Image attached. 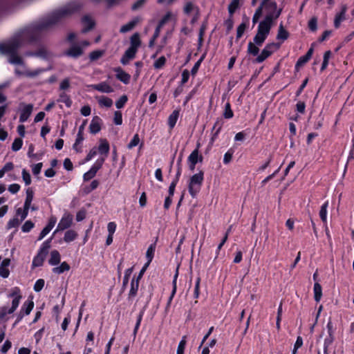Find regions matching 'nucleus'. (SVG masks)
<instances>
[{
  "label": "nucleus",
  "instance_id": "10",
  "mask_svg": "<svg viewBox=\"0 0 354 354\" xmlns=\"http://www.w3.org/2000/svg\"><path fill=\"white\" fill-rule=\"evenodd\" d=\"M27 56L38 57L42 59H48L51 57V53L45 47H41L35 52H29L26 53Z\"/></svg>",
  "mask_w": 354,
  "mask_h": 354
},
{
  "label": "nucleus",
  "instance_id": "32",
  "mask_svg": "<svg viewBox=\"0 0 354 354\" xmlns=\"http://www.w3.org/2000/svg\"><path fill=\"white\" fill-rule=\"evenodd\" d=\"M78 234L74 230H67L64 236V241L66 243H70L75 241Z\"/></svg>",
  "mask_w": 354,
  "mask_h": 354
},
{
  "label": "nucleus",
  "instance_id": "28",
  "mask_svg": "<svg viewBox=\"0 0 354 354\" xmlns=\"http://www.w3.org/2000/svg\"><path fill=\"white\" fill-rule=\"evenodd\" d=\"M313 292L315 301L316 302H319L322 297V287L319 282H315Z\"/></svg>",
  "mask_w": 354,
  "mask_h": 354
},
{
  "label": "nucleus",
  "instance_id": "2",
  "mask_svg": "<svg viewBox=\"0 0 354 354\" xmlns=\"http://www.w3.org/2000/svg\"><path fill=\"white\" fill-rule=\"evenodd\" d=\"M281 13V9H279L275 15L270 13L266 16L265 19L259 24L257 32L253 39V43L257 46H261L263 44L270 33L273 21L277 19Z\"/></svg>",
  "mask_w": 354,
  "mask_h": 354
},
{
  "label": "nucleus",
  "instance_id": "57",
  "mask_svg": "<svg viewBox=\"0 0 354 354\" xmlns=\"http://www.w3.org/2000/svg\"><path fill=\"white\" fill-rule=\"evenodd\" d=\"M23 141L21 138L15 139L12 145V149L14 151H19L22 147Z\"/></svg>",
  "mask_w": 354,
  "mask_h": 354
},
{
  "label": "nucleus",
  "instance_id": "34",
  "mask_svg": "<svg viewBox=\"0 0 354 354\" xmlns=\"http://www.w3.org/2000/svg\"><path fill=\"white\" fill-rule=\"evenodd\" d=\"M179 117V111L174 110L168 118V124L170 129H173Z\"/></svg>",
  "mask_w": 354,
  "mask_h": 354
},
{
  "label": "nucleus",
  "instance_id": "38",
  "mask_svg": "<svg viewBox=\"0 0 354 354\" xmlns=\"http://www.w3.org/2000/svg\"><path fill=\"white\" fill-rule=\"evenodd\" d=\"M288 36H289L288 32L284 29L283 24H281L279 27L277 39H281V40L284 41L288 38Z\"/></svg>",
  "mask_w": 354,
  "mask_h": 354
},
{
  "label": "nucleus",
  "instance_id": "40",
  "mask_svg": "<svg viewBox=\"0 0 354 354\" xmlns=\"http://www.w3.org/2000/svg\"><path fill=\"white\" fill-rule=\"evenodd\" d=\"M86 124V120L84 121L82 124L80 125V127H79V131H78V133L77 135V138H76L74 147L83 141V140H84L83 133H84V127H85Z\"/></svg>",
  "mask_w": 354,
  "mask_h": 354
},
{
  "label": "nucleus",
  "instance_id": "18",
  "mask_svg": "<svg viewBox=\"0 0 354 354\" xmlns=\"http://www.w3.org/2000/svg\"><path fill=\"white\" fill-rule=\"evenodd\" d=\"M149 301H147L146 304L140 310V312H139V313H138V315L137 316L136 323V325H135V327H134V329H133V335L134 337H136V335L138 333V331L139 328L140 326L141 322L142 320V317H143L144 314L145 313V310H146V309L147 308Z\"/></svg>",
  "mask_w": 354,
  "mask_h": 354
},
{
  "label": "nucleus",
  "instance_id": "48",
  "mask_svg": "<svg viewBox=\"0 0 354 354\" xmlns=\"http://www.w3.org/2000/svg\"><path fill=\"white\" fill-rule=\"evenodd\" d=\"M14 168L12 162H7L2 169H0V177H3L7 172L12 171Z\"/></svg>",
  "mask_w": 354,
  "mask_h": 354
},
{
  "label": "nucleus",
  "instance_id": "14",
  "mask_svg": "<svg viewBox=\"0 0 354 354\" xmlns=\"http://www.w3.org/2000/svg\"><path fill=\"white\" fill-rule=\"evenodd\" d=\"M104 162V158L97 159L90 170L84 174V177H93L95 176L97 171L101 168Z\"/></svg>",
  "mask_w": 354,
  "mask_h": 354
},
{
  "label": "nucleus",
  "instance_id": "19",
  "mask_svg": "<svg viewBox=\"0 0 354 354\" xmlns=\"http://www.w3.org/2000/svg\"><path fill=\"white\" fill-rule=\"evenodd\" d=\"M64 54L66 56L77 58L83 54V50L82 47L77 45H73L68 50H67Z\"/></svg>",
  "mask_w": 354,
  "mask_h": 354
},
{
  "label": "nucleus",
  "instance_id": "39",
  "mask_svg": "<svg viewBox=\"0 0 354 354\" xmlns=\"http://www.w3.org/2000/svg\"><path fill=\"white\" fill-rule=\"evenodd\" d=\"M57 101L64 103L67 107H71L72 104V100H71L70 97L64 92H62L59 94Z\"/></svg>",
  "mask_w": 354,
  "mask_h": 354
},
{
  "label": "nucleus",
  "instance_id": "21",
  "mask_svg": "<svg viewBox=\"0 0 354 354\" xmlns=\"http://www.w3.org/2000/svg\"><path fill=\"white\" fill-rule=\"evenodd\" d=\"M91 87L96 91L105 93H109L113 91V88L106 82H102L97 84L91 85Z\"/></svg>",
  "mask_w": 354,
  "mask_h": 354
},
{
  "label": "nucleus",
  "instance_id": "1",
  "mask_svg": "<svg viewBox=\"0 0 354 354\" xmlns=\"http://www.w3.org/2000/svg\"><path fill=\"white\" fill-rule=\"evenodd\" d=\"M82 6L78 2H71L20 30L7 42L0 44V53L9 55L10 64L22 65L23 59L17 54L19 48L39 39L43 32L80 10Z\"/></svg>",
  "mask_w": 354,
  "mask_h": 354
},
{
  "label": "nucleus",
  "instance_id": "11",
  "mask_svg": "<svg viewBox=\"0 0 354 354\" xmlns=\"http://www.w3.org/2000/svg\"><path fill=\"white\" fill-rule=\"evenodd\" d=\"M113 71L116 73L115 77L118 80L125 84L129 83L131 80V75L123 71L120 67L115 68Z\"/></svg>",
  "mask_w": 354,
  "mask_h": 354
},
{
  "label": "nucleus",
  "instance_id": "59",
  "mask_svg": "<svg viewBox=\"0 0 354 354\" xmlns=\"http://www.w3.org/2000/svg\"><path fill=\"white\" fill-rule=\"evenodd\" d=\"M103 50H94L90 53L89 58L92 61L97 60V59L101 57L103 55Z\"/></svg>",
  "mask_w": 354,
  "mask_h": 354
},
{
  "label": "nucleus",
  "instance_id": "22",
  "mask_svg": "<svg viewBox=\"0 0 354 354\" xmlns=\"http://www.w3.org/2000/svg\"><path fill=\"white\" fill-rule=\"evenodd\" d=\"M347 10V7L346 5L342 6L341 12L335 15L334 19V26L336 28H338L340 26L341 22L345 20V15Z\"/></svg>",
  "mask_w": 354,
  "mask_h": 354
},
{
  "label": "nucleus",
  "instance_id": "31",
  "mask_svg": "<svg viewBox=\"0 0 354 354\" xmlns=\"http://www.w3.org/2000/svg\"><path fill=\"white\" fill-rule=\"evenodd\" d=\"M130 47L134 49L138 50V48L141 45V41L140 38V35L138 32H135L133 34L130 38Z\"/></svg>",
  "mask_w": 354,
  "mask_h": 354
},
{
  "label": "nucleus",
  "instance_id": "35",
  "mask_svg": "<svg viewBox=\"0 0 354 354\" xmlns=\"http://www.w3.org/2000/svg\"><path fill=\"white\" fill-rule=\"evenodd\" d=\"M156 243H151L147 248V250L146 252V257L147 259V263H149V264L151 263V262L152 261V260L153 259L154 253H155V250H156Z\"/></svg>",
  "mask_w": 354,
  "mask_h": 354
},
{
  "label": "nucleus",
  "instance_id": "49",
  "mask_svg": "<svg viewBox=\"0 0 354 354\" xmlns=\"http://www.w3.org/2000/svg\"><path fill=\"white\" fill-rule=\"evenodd\" d=\"M233 115H234V113L231 109L230 104L229 102H227L225 106L223 116L226 119H230L233 117Z\"/></svg>",
  "mask_w": 354,
  "mask_h": 354
},
{
  "label": "nucleus",
  "instance_id": "12",
  "mask_svg": "<svg viewBox=\"0 0 354 354\" xmlns=\"http://www.w3.org/2000/svg\"><path fill=\"white\" fill-rule=\"evenodd\" d=\"M141 21V18L140 17H136L132 20L129 21L127 24L121 26L120 29V32L126 33L132 30L135 26Z\"/></svg>",
  "mask_w": 354,
  "mask_h": 354
},
{
  "label": "nucleus",
  "instance_id": "47",
  "mask_svg": "<svg viewBox=\"0 0 354 354\" xmlns=\"http://www.w3.org/2000/svg\"><path fill=\"white\" fill-rule=\"evenodd\" d=\"M99 104L101 105V106H105V107H107V108H109L112 106L113 104V101L111 98L108 97H106V96H103L102 97L100 100H99Z\"/></svg>",
  "mask_w": 354,
  "mask_h": 354
},
{
  "label": "nucleus",
  "instance_id": "29",
  "mask_svg": "<svg viewBox=\"0 0 354 354\" xmlns=\"http://www.w3.org/2000/svg\"><path fill=\"white\" fill-rule=\"evenodd\" d=\"M64 304H65V297H63L62 299V304L60 305L59 304L55 305L53 308V316L55 317V319L57 322H58L59 321V319H60L59 314L64 306Z\"/></svg>",
  "mask_w": 354,
  "mask_h": 354
},
{
  "label": "nucleus",
  "instance_id": "23",
  "mask_svg": "<svg viewBox=\"0 0 354 354\" xmlns=\"http://www.w3.org/2000/svg\"><path fill=\"white\" fill-rule=\"evenodd\" d=\"M199 158L202 160V157H199L198 149L194 150L188 157V162L190 169H194L195 165L198 162Z\"/></svg>",
  "mask_w": 354,
  "mask_h": 354
},
{
  "label": "nucleus",
  "instance_id": "37",
  "mask_svg": "<svg viewBox=\"0 0 354 354\" xmlns=\"http://www.w3.org/2000/svg\"><path fill=\"white\" fill-rule=\"evenodd\" d=\"M133 267L128 268L124 272V276L123 277L122 290L124 291L127 286L129 283V278L133 272Z\"/></svg>",
  "mask_w": 354,
  "mask_h": 354
},
{
  "label": "nucleus",
  "instance_id": "36",
  "mask_svg": "<svg viewBox=\"0 0 354 354\" xmlns=\"http://www.w3.org/2000/svg\"><path fill=\"white\" fill-rule=\"evenodd\" d=\"M32 199L33 191L32 188L29 187L26 189V197L24 205L25 207V209H30Z\"/></svg>",
  "mask_w": 354,
  "mask_h": 354
},
{
  "label": "nucleus",
  "instance_id": "5",
  "mask_svg": "<svg viewBox=\"0 0 354 354\" xmlns=\"http://www.w3.org/2000/svg\"><path fill=\"white\" fill-rule=\"evenodd\" d=\"M73 216L69 212H65L59 221L57 229L53 232L55 234L58 231H63L69 228L73 223Z\"/></svg>",
  "mask_w": 354,
  "mask_h": 354
},
{
  "label": "nucleus",
  "instance_id": "54",
  "mask_svg": "<svg viewBox=\"0 0 354 354\" xmlns=\"http://www.w3.org/2000/svg\"><path fill=\"white\" fill-rule=\"evenodd\" d=\"M166 62V58L164 56L160 57L153 64V67L156 69L161 68Z\"/></svg>",
  "mask_w": 354,
  "mask_h": 354
},
{
  "label": "nucleus",
  "instance_id": "45",
  "mask_svg": "<svg viewBox=\"0 0 354 354\" xmlns=\"http://www.w3.org/2000/svg\"><path fill=\"white\" fill-rule=\"evenodd\" d=\"M45 70L42 68H38L35 71H26L23 73V75L27 77H34L39 75L40 73L44 72Z\"/></svg>",
  "mask_w": 354,
  "mask_h": 354
},
{
  "label": "nucleus",
  "instance_id": "13",
  "mask_svg": "<svg viewBox=\"0 0 354 354\" xmlns=\"http://www.w3.org/2000/svg\"><path fill=\"white\" fill-rule=\"evenodd\" d=\"M56 223V218L55 217L50 218L48 224L40 232L37 240L41 241L42 240L53 228Z\"/></svg>",
  "mask_w": 354,
  "mask_h": 354
},
{
  "label": "nucleus",
  "instance_id": "8",
  "mask_svg": "<svg viewBox=\"0 0 354 354\" xmlns=\"http://www.w3.org/2000/svg\"><path fill=\"white\" fill-rule=\"evenodd\" d=\"M130 290L128 294L127 299L129 301H133V299L137 296L138 289H139V285H140V281L138 280V279H136V276H134L131 281L130 284Z\"/></svg>",
  "mask_w": 354,
  "mask_h": 354
},
{
  "label": "nucleus",
  "instance_id": "6",
  "mask_svg": "<svg viewBox=\"0 0 354 354\" xmlns=\"http://www.w3.org/2000/svg\"><path fill=\"white\" fill-rule=\"evenodd\" d=\"M91 178H84V182L80 187V193L82 196H85L91 193L93 190L95 189L98 185L99 182L97 180H93L88 183L89 180Z\"/></svg>",
  "mask_w": 354,
  "mask_h": 354
},
{
  "label": "nucleus",
  "instance_id": "61",
  "mask_svg": "<svg viewBox=\"0 0 354 354\" xmlns=\"http://www.w3.org/2000/svg\"><path fill=\"white\" fill-rule=\"evenodd\" d=\"M246 29V24L245 23L241 24L236 30V39H240L243 35L245 30Z\"/></svg>",
  "mask_w": 354,
  "mask_h": 354
},
{
  "label": "nucleus",
  "instance_id": "7",
  "mask_svg": "<svg viewBox=\"0 0 354 354\" xmlns=\"http://www.w3.org/2000/svg\"><path fill=\"white\" fill-rule=\"evenodd\" d=\"M203 178H190V181L188 185V190L189 194L193 198L196 197L199 193Z\"/></svg>",
  "mask_w": 354,
  "mask_h": 354
},
{
  "label": "nucleus",
  "instance_id": "51",
  "mask_svg": "<svg viewBox=\"0 0 354 354\" xmlns=\"http://www.w3.org/2000/svg\"><path fill=\"white\" fill-rule=\"evenodd\" d=\"M21 221L19 220L17 217H14L11 218L7 223V229L10 230L11 228L17 227L19 225Z\"/></svg>",
  "mask_w": 354,
  "mask_h": 354
},
{
  "label": "nucleus",
  "instance_id": "46",
  "mask_svg": "<svg viewBox=\"0 0 354 354\" xmlns=\"http://www.w3.org/2000/svg\"><path fill=\"white\" fill-rule=\"evenodd\" d=\"M186 344H187L186 336H183L178 344L176 354H184Z\"/></svg>",
  "mask_w": 354,
  "mask_h": 354
},
{
  "label": "nucleus",
  "instance_id": "30",
  "mask_svg": "<svg viewBox=\"0 0 354 354\" xmlns=\"http://www.w3.org/2000/svg\"><path fill=\"white\" fill-rule=\"evenodd\" d=\"M70 269V265L66 261H63L59 266L53 268L52 271L55 274H60L64 272L68 271Z\"/></svg>",
  "mask_w": 354,
  "mask_h": 354
},
{
  "label": "nucleus",
  "instance_id": "33",
  "mask_svg": "<svg viewBox=\"0 0 354 354\" xmlns=\"http://www.w3.org/2000/svg\"><path fill=\"white\" fill-rule=\"evenodd\" d=\"M262 2H265L264 7L266 9L270 10V12L268 13H272L275 15L278 10H277V3L271 0H263Z\"/></svg>",
  "mask_w": 354,
  "mask_h": 354
},
{
  "label": "nucleus",
  "instance_id": "53",
  "mask_svg": "<svg viewBox=\"0 0 354 354\" xmlns=\"http://www.w3.org/2000/svg\"><path fill=\"white\" fill-rule=\"evenodd\" d=\"M171 17V13L168 12L158 22V24L156 27L162 29L164 25L170 19Z\"/></svg>",
  "mask_w": 354,
  "mask_h": 354
},
{
  "label": "nucleus",
  "instance_id": "26",
  "mask_svg": "<svg viewBox=\"0 0 354 354\" xmlns=\"http://www.w3.org/2000/svg\"><path fill=\"white\" fill-rule=\"evenodd\" d=\"M61 256L57 250L50 252V257L48 260V263L51 266H57L60 263Z\"/></svg>",
  "mask_w": 354,
  "mask_h": 354
},
{
  "label": "nucleus",
  "instance_id": "43",
  "mask_svg": "<svg viewBox=\"0 0 354 354\" xmlns=\"http://www.w3.org/2000/svg\"><path fill=\"white\" fill-rule=\"evenodd\" d=\"M327 207H328V202H325L319 210V216L321 220L324 223H326L327 221Z\"/></svg>",
  "mask_w": 354,
  "mask_h": 354
},
{
  "label": "nucleus",
  "instance_id": "27",
  "mask_svg": "<svg viewBox=\"0 0 354 354\" xmlns=\"http://www.w3.org/2000/svg\"><path fill=\"white\" fill-rule=\"evenodd\" d=\"M33 308L34 301L32 299H28L24 303L20 311L24 313V315H28L30 313Z\"/></svg>",
  "mask_w": 354,
  "mask_h": 354
},
{
  "label": "nucleus",
  "instance_id": "64",
  "mask_svg": "<svg viewBox=\"0 0 354 354\" xmlns=\"http://www.w3.org/2000/svg\"><path fill=\"white\" fill-rule=\"evenodd\" d=\"M136 49L129 47L124 53V55L127 57L129 59H132L135 57L136 54L137 53Z\"/></svg>",
  "mask_w": 354,
  "mask_h": 354
},
{
  "label": "nucleus",
  "instance_id": "42",
  "mask_svg": "<svg viewBox=\"0 0 354 354\" xmlns=\"http://www.w3.org/2000/svg\"><path fill=\"white\" fill-rule=\"evenodd\" d=\"M259 46H257L254 43L250 41L248 46V53L256 56L259 52Z\"/></svg>",
  "mask_w": 354,
  "mask_h": 354
},
{
  "label": "nucleus",
  "instance_id": "15",
  "mask_svg": "<svg viewBox=\"0 0 354 354\" xmlns=\"http://www.w3.org/2000/svg\"><path fill=\"white\" fill-rule=\"evenodd\" d=\"M102 120L98 116H94L89 126V131L92 134H96L101 130Z\"/></svg>",
  "mask_w": 354,
  "mask_h": 354
},
{
  "label": "nucleus",
  "instance_id": "25",
  "mask_svg": "<svg viewBox=\"0 0 354 354\" xmlns=\"http://www.w3.org/2000/svg\"><path fill=\"white\" fill-rule=\"evenodd\" d=\"M98 151L101 155H104L103 158H105L109 154V144L105 139L100 140V144L98 147Z\"/></svg>",
  "mask_w": 354,
  "mask_h": 354
},
{
  "label": "nucleus",
  "instance_id": "55",
  "mask_svg": "<svg viewBox=\"0 0 354 354\" xmlns=\"http://www.w3.org/2000/svg\"><path fill=\"white\" fill-rule=\"evenodd\" d=\"M45 284V281L43 279H39L36 281L35 283L33 289L35 292H39L41 291Z\"/></svg>",
  "mask_w": 354,
  "mask_h": 354
},
{
  "label": "nucleus",
  "instance_id": "4",
  "mask_svg": "<svg viewBox=\"0 0 354 354\" xmlns=\"http://www.w3.org/2000/svg\"><path fill=\"white\" fill-rule=\"evenodd\" d=\"M280 48V44L278 43H270L266 44L265 48L262 50L261 54L256 58L257 63H261L270 57L274 51L277 50Z\"/></svg>",
  "mask_w": 354,
  "mask_h": 354
},
{
  "label": "nucleus",
  "instance_id": "16",
  "mask_svg": "<svg viewBox=\"0 0 354 354\" xmlns=\"http://www.w3.org/2000/svg\"><path fill=\"white\" fill-rule=\"evenodd\" d=\"M82 23L84 25V28L82 30L83 33H86L89 30H92L95 26V21L88 15L82 17Z\"/></svg>",
  "mask_w": 354,
  "mask_h": 354
},
{
  "label": "nucleus",
  "instance_id": "62",
  "mask_svg": "<svg viewBox=\"0 0 354 354\" xmlns=\"http://www.w3.org/2000/svg\"><path fill=\"white\" fill-rule=\"evenodd\" d=\"M147 0H137L132 6L131 10L135 11L137 10L144 6L146 3Z\"/></svg>",
  "mask_w": 354,
  "mask_h": 354
},
{
  "label": "nucleus",
  "instance_id": "3",
  "mask_svg": "<svg viewBox=\"0 0 354 354\" xmlns=\"http://www.w3.org/2000/svg\"><path fill=\"white\" fill-rule=\"evenodd\" d=\"M53 239V236L48 238L41 244L37 254L34 257L32 262L33 268L40 267L43 265L44 261L48 253V250L50 248V243Z\"/></svg>",
  "mask_w": 354,
  "mask_h": 354
},
{
  "label": "nucleus",
  "instance_id": "52",
  "mask_svg": "<svg viewBox=\"0 0 354 354\" xmlns=\"http://www.w3.org/2000/svg\"><path fill=\"white\" fill-rule=\"evenodd\" d=\"M28 209H25V207L24 206V209L18 208L16 211V215L19 216L21 217L20 221H23L28 214Z\"/></svg>",
  "mask_w": 354,
  "mask_h": 354
},
{
  "label": "nucleus",
  "instance_id": "44",
  "mask_svg": "<svg viewBox=\"0 0 354 354\" xmlns=\"http://www.w3.org/2000/svg\"><path fill=\"white\" fill-rule=\"evenodd\" d=\"M21 298V296L19 295L16 296L12 299V306L9 309V312H8L9 314L13 313L16 310V309L18 308Z\"/></svg>",
  "mask_w": 354,
  "mask_h": 354
},
{
  "label": "nucleus",
  "instance_id": "58",
  "mask_svg": "<svg viewBox=\"0 0 354 354\" xmlns=\"http://www.w3.org/2000/svg\"><path fill=\"white\" fill-rule=\"evenodd\" d=\"M200 283H201V278L198 277L196 279L194 290V297L195 299H198L199 297V295H200Z\"/></svg>",
  "mask_w": 354,
  "mask_h": 354
},
{
  "label": "nucleus",
  "instance_id": "17",
  "mask_svg": "<svg viewBox=\"0 0 354 354\" xmlns=\"http://www.w3.org/2000/svg\"><path fill=\"white\" fill-rule=\"evenodd\" d=\"M149 301H147L146 304L140 310V312H139V313H138V315L137 316L136 323V325H135V327H134V329H133V335L134 337H136V335L138 333V331L139 328L140 326L141 322L142 320V317H143L144 314L145 313V310H146V309L147 308Z\"/></svg>",
  "mask_w": 354,
  "mask_h": 354
},
{
  "label": "nucleus",
  "instance_id": "24",
  "mask_svg": "<svg viewBox=\"0 0 354 354\" xmlns=\"http://www.w3.org/2000/svg\"><path fill=\"white\" fill-rule=\"evenodd\" d=\"M313 48H310L308 52L306 53V54L304 56H301L300 57L297 63H296V66L295 67L296 68H298V67H300V66H304L306 62H308L309 61V59L311 58L312 57V55H313Z\"/></svg>",
  "mask_w": 354,
  "mask_h": 354
},
{
  "label": "nucleus",
  "instance_id": "50",
  "mask_svg": "<svg viewBox=\"0 0 354 354\" xmlns=\"http://www.w3.org/2000/svg\"><path fill=\"white\" fill-rule=\"evenodd\" d=\"M35 226V223L30 221H26L21 227L23 232H29Z\"/></svg>",
  "mask_w": 354,
  "mask_h": 354
},
{
  "label": "nucleus",
  "instance_id": "63",
  "mask_svg": "<svg viewBox=\"0 0 354 354\" xmlns=\"http://www.w3.org/2000/svg\"><path fill=\"white\" fill-rule=\"evenodd\" d=\"M140 142V138L138 134H135L132 138V140L130 141V142L128 144V148L132 149L133 147L137 146Z\"/></svg>",
  "mask_w": 354,
  "mask_h": 354
},
{
  "label": "nucleus",
  "instance_id": "41",
  "mask_svg": "<svg viewBox=\"0 0 354 354\" xmlns=\"http://www.w3.org/2000/svg\"><path fill=\"white\" fill-rule=\"evenodd\" d=\"M240 0H232L228 6V12L230 17H232L235 11L239 8Z\"/></svg>",
  "mask_w": 354,
  "mask_h": 354
},
{
  "label": "nucleus",
  "instance_id": "56",
  "mask_svg": "<svg viewBox=\"0 0 354 354\" xmlns=\"http://www.w3.org/2000/svg\"><path fill=\"white\" fill-rule=\"evenodd\" d=\"M128 98L126 95H122L115 102V106L118 109H122L126 102H127Z\"/></svg>",
  "mask_w": 354,
  "mask_h": 354
},
{
  "label": "nucleus",
  "instance_id": "60",
  "mask_svg": "<svg viewBox=\"0 0 354 354\" xmlns=\"http://www.w3.org/2000/svg\"><path fill=\"white\" fill-rule=\"evenodd\" d=\"M113 122L116 125H121L122 123V113L119 111H116L114 113Z\"/></svg>",
  "mask_w": 354,
  "mask_h": 354
},
{
  "label": "nucleus",
  "instance_id": "20",
  "mask_svg": "<svg viewBox=\"0 0 354 354\" xmlns=\"http://www.w3.org/2000/svg\"><path fill=\"white\" fill-rule=\"evenodd\" d=\"M33 109V105L31 104H25L23 109L21 111L19 117V121L21 122H26L32 113Z\"/></svg>",
  "mask_w": 354,
  "mask_h": 354
},
{
  "label": "nucleus",
  "instance_id": "9",
  "mask_svg": "<svg viewBox=\"0 0 354 354\" xmlns=\"http://www.w3.org/2000/svg\"><path fill=\"white\" fill-rule=\"evenodd\" d=\"M25 0H0V13L8 11L12 7L24 2Z\"/></svg>",
  "mask_w": 354,
  "mask_h": 354
}]
</instances>
